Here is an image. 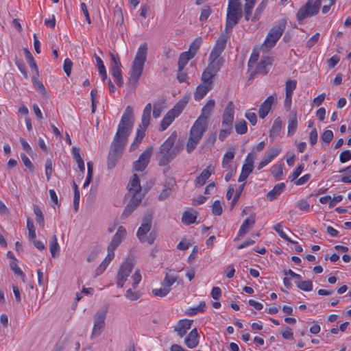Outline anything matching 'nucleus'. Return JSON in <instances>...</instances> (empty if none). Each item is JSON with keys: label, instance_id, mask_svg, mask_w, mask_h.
I'll list each match as a JSON object with an SVG mask.
<instances>
[{"label": "nucleus", "instance_id": "nucleus-1", "mask_svg": "<svg viewBox=\"0 0 351 351\" xmlns=\"http://www.w3.org/2000/svg\"><path fill=\"white\" fill-rule=\"evenodd\" d=\"M134 121L133 108L128 106L123 112L117 131L110 145L107 160V166L109 169L114 168L122 156L128 138L132 130Z\"/></svg>", "mask_w": 351, "mask_h": 351}, {"label": "nucleus", "instance_id": "nucleus-2", "mask_svg": "<svg viewBox=\"0 0 351 351\" xmlns=\"http://www.w3.org/2000/svg\"><path fill=\"white\" fill-rule=\"evenodd\" d=\"M178 134L173 132L167 139L160 145L158 165L165 166L172 161L182 150V145L176 143Z\"/></svg>", "mask_w": 351, "mask_h": 351}, {"label": "nucleus", "instance_id": "nucleus-3", "mask_svg": "<svg viewBox=\"0 0 351 351\" xmlns=\"http://www.w3.org/2000/svg\"><path fill=\"white\" fill-rule=\"evenodd\" d=\"M147 45L143 43L140 45L132 62L131 69L129 71V85L135 87L143 73L145 62L147 60Z\"/></svg>", "mask_w": 351, "mask_h": 351}, {"label": "nucleus", "instance_id": "nucleus-4", "mask_svg": "<svg viewBox=\"0 0 351 351\" xmlns=\"http://www.w3.org/2000/svg\"><path fill=\"white\" fill-rule=\"evenodd\" d=\"M208 121H204L200 119L197 120L193 123L191 128L189 137L186 143V151L188 153H191L202 139L204 134L208 129Z\"/></svg>", "mask_w": 351, "mask_h": 351}, {"label": "nucleus", "instance_id": "nucleus-5", "mask_svg": "<svg viewBox=\"0 0 351 351\" xmlns=\"http://www.w3.org/2000/svg\"><path fill=\"white\" fill-rule=\"evenodd\" d=\"M285 27L286 22L284 21H281L274 25L268 33L264 43L261 45V49L267 51L272 48L282 35Z\"/></svg>", "mask_w": 351, "mask_h": 351}, {"label": "nucleus", "instance_id": "nucleus-6", "mask_svg": "<svg viewBox=\"0 0 351 351\" xmlns=\"http://www.w3.org/2000/svg\"><path fill=\"white\" fill-rule=\"evenodd\" d=\"M321 1V0H315L313 5L312 1L308 0L305 5L298 10L296 14L297 20L301 22L308 16L316 15L319 12Z\"/></svg>", "mask_w": 351, "mask_h": 351}, {"label": "nucleus", "instance_id": "nucleus-7", "mask_svg": "<svg viewBox=\"0 0 351 351\" xmlns=\"http://www.w3.org/2000/svg\"><path fill=\"white\" fill-rule=\"evenodd\" d=\"M242 17L241 8H228L226 14V23L225 32L230 34L234 27Z\"/></svg>", "mask_w": 351, "mask_h": 351}, {"label": "nucleus", "instance_id": "nucleus-8", "mask_svg": "<svg viewBox=\"0 0 351 351\" xmlns=\"http://www.w3.org/2000/svg\"><path fill=\"white\" fill-rule=\"evenodd\" d=\"M134 267V264L131 261H127L121 264L117 276V285L123 287L128 277L131 274Z\"/></svg>", "mask_w": 351, "mask_h": 351}, {"label": "nucleus", "instance_id": "nucleus-9", "mask_svg": "<svg viewBox=\"0 0 351 351\" xmlns=\"http://www.w3.org/2000/svg\"><path fill=\"white\" fill-rule=\"evenodd\" d=\"M126 236V230L123 226H119L117 228V231L115 234L113 236L110 244L108 246V254L109 255V258L114 257V251L119 246V245L121 243L123 239Z\"/></svg>", "mask_w": 351, "mask_h": 351}, {"label": "nucleus", "instance_id": "nucleus-10", "mask_svg": "<svg viewBox=\"0 0 351 351\" xmlns=\"http://www.w3.org/2000/svg\"><path fill=\"white\" fill-rule=\"evenodd\" d=\"M152 147H148L139 156L138 159L133 163L135 171H142L148 165L152 154Z\"/></svg>", "mask_w": 351, "mask_h": 351}, {"label": "nucleus", "instance_id": "nucleus-11", "mask_svg": "<svg viewBox=\"0 0 351 351\" xmlns=\"http://www.w3.org/2000/svg\"><path fill=\"white\" fill-rule=\"evenodd\" d=\"M152 223V214L146 215L142 220V223L141 227L138 228L137 231V237L140 240L141 243H145L147 241L146 234L149 232Z\"/></svg>", "mask_w": 351, "mask_h": 351}, {"label": "nucleus", "instance_id": "nucleus-12", "mask_svg": "<svg viewBox=\"0 0 351 351\" xmlns=\"http://www.w3.org/2000/svg\"><path fill=\"white\" fill-rule=\"evenodd\" d=\"M272 59L270 57H264L258 63L254 66L251 71V78L256 74L260 73L263 75L267 73V66L272 64Z\"/></svg>", "mask_w": 351, "mask_h": 351}, {"label": "nucleus", "instance_id": "nucleus-13", "mask_svg": "<svg viewBox=\"0 0 351 351\" xmlns=\"http://www.w3.org/2000/svg\"><path fill=\"white\" fill-rule=\"evenodd\" d=\"M220 66L215 65L213 63H208V67L204 70L202 75V83L209 84L212 86L213 81L212 78L220 69Z\"/></svg>", "mask_w": 351, "mask_h": 351}, {"label": "nucleus", "instance_id": "nucleus-14", "mask_svg": "<svg viewBox=\"0 0 351 351\" xmlns=\"http://www.w3.org/2000/svg\"><path fill=\"white\" fill-rule=\"evenodd\" d=\"M282 151L281 148L273 147L267 150L265 153L263 159L261 161V162L258 165V169L260 170L263 169L265 166L269 164L275 157H276Z\"/></svg>", "mask_w": 351, "mask_h": 351}, {"label": "nucleus", "instance_id": "nucleus-15", "mask_svg": "<svg viewBox=\"0 0 351 351\" xmlns=\"http://www.w3.org/2000/svg\"><path fill=\"white\" fill-rule=\"evenodd\" d=\"M234 115V106L232 101H229L226 106L223 115L221 124L233 125Z\"/></svg>", "mask_w": 351, "mask_h": 351}, {"label": "nucleus", "instance_id": "nucleus-16", "mask_svg": "<svg viewBox=\"0 0 351 351\" xmlns=\"http://www.w3.org/2000/svg\"><path fill=\"white\" fill-rule=\"evenodd\" d=\"M128 193L132 197H134L136 195H140L142 197H143V195L141 193L140 180L136 174L133 175L132 178L128 184Z\"/></svg>", "mask_w": 351, "mask_h": 351}, {"label": "nucleus", "instance_id": "nucleus-17", "mask_svg": "<svg viewBox=\"0 0 351 351\" xmlns=\"http://www.w3.org/2000/svg\"><path fill=\"white\" fill-rule=\"evenodd\" d=\"M276 100L275 95L269 96L265 101L261 105L258 110V114L260 118L264 119L270 111L271 106L274 101Z\"/></svg>", "mask_w": 351, "mask_h": 351}, {"label": "nucleus", "instance_id": "nucleus-18", "mask_svg": "<svg viewBox=\"0 0 351 351\" xmlns=\"http://www.w3.org/2000/svg\"><path fill=\"white\" fill-rule=\"evenodd\" d=\"M142 199L143 197L140 195H136L134 197L132 196L130 203L125 208L122 217L124 218L128 217L130 214L139 206Z\"/></svg>", "mask_w": 351, "mask_h": 351}, {"label": "nucleus", "instance_id": "nucleus-19", "mask_svg": "<svg viewBox=\"0 0 351 351\" xmlns=\"http://www.w3.org/2000/svg\"><path fill=\"white\" fill-rule=\"evenodd\" d=\"M152 108V106L150 103L145 106L141 117V123L139 125L138 129H142V130L146 131L150 123Z\"/></svg>", "mask_w": 351, "mask_h": 351}, {"label": "nucleus", "instance_id": "nucleus-20", "mask_svg": "<svg viewBox=\"0 0 351 351\" xmlns=\"http://www.w3.org/2000/svg\"><path fill=\"white\" fill-rule=\"evenodd\" d=\"M215 106L214 99H209L206 105L202 108L201 114L197 119H200L204 121H208V118L213 110Z\"/></svg>", "mask_w": 351, "mask_h": 351}, {"label": "nucleus", "instance_id": "nucleus-21", "mask_svg": "<svg viewBox=\"0 0 351 351\" xmlns=\"http://www.w3.org/2000/svg\"><path fill=\"white\" fill-rule=\"evenodd\" d=\"M199 336L197 330H191L184 339V343L189 348H194L199 343Z\"/></svg>", "mask_w": 351, "mask_h": 351}, {"label": "nucleus", "instance_id": "nucleus-22", "mask_svg": "<svg viewBox=\"0 0 351 351\" xmlns=\"http://www.w3.org/2000/svg\"><path fill=\"white\" fill-rule=\"evenodd\" d=\"M213 168L212 166H208L206 169H204L202 173L197 176L195 180L196 186H203L206 180L211 176Z\"/></svg>", "mask_w": 351, "mask_h": 351}, {"label": "nucleus", "instance_id": "nucleus-23", "mask_svg": "<svg viewBox=\"0 0 351 351\" xmlns=\"http://www.w3.org/2000/svg\"><path fill=\"white\" fill-rule=\"evenodd\" d=\"M178 115L175 114V112L170 110L163 117L162 120L160 122V130L164 131L166 130L168 126L173 122L174 119L178 117Z\"/></svg>", "mask_w": 351, "mask_h": 351}, {"label": "nucleus", "instance_id": "nucleus-24", "mask_svg": "<svg viewBox=\"0 0 351 351\" xmlns=\"http://www.w3.org/2000/svg\"><path fill=\"white\" fill-rule=\"evenodd\" d=\"M288 135L294 134L298 127L297 112L291 111L288 117Z\"/></svg>", "mask_w": 351, "mask_h": 351}, {"label": "nucleus", "instance_id": "nucleus-25", "mask_svg": "<svg viewBox=\"0 0 351 351\" xmlns=\"http://www.w3.org/2000/svg\"><path fill=\"white\" fill-rule=\"evenodd\" d=\"M212 86L209 84H205L202 83L200 85H199L196 90L194 93V97L195 100H200L202 99L209 91V90L211 89Z\"/></svg>", "mask_w": 351, "mask_h": 351}, {"label": "nucleus", "instance_id": "nucleus-26", "mask_svg": "<svg viewBox=\"0 0 351 351\" xmlns=\"http://www.w3.org/2000/svg\"><path fill=\"white\" fill-rule=\"evenodd\" d=\"M285 188L284 183H279L274 186V189L269 191L267 194V198L269 201H272L277 198Z\"/></svg>", "mask_w": 351, "mask_h": 351}, {"label": "nucleus", "instance_id": "nucleus-27", "mask_svg": "<svg viewBox=\"0 0 351 351\" xmlns=\"http://www.w3.org/2000/svg\"><path fill=\"white\" fill-rule=\"evenodd\" d=\"M106 315V312L105 311H101L97 313L95 316L93 329H101L104 327Z\"/></svg>", "mask_w": 351, "mask_h": 351}, {"label": "nucleus", "instance_id": "nucleus-28", "mask_svg": "<svg viewBox=\"0 0 351 351\" xmlns=\"http://www.w3.org/2000/svg\"><path fill=\"white\" fill-rule=\"evenodd\" d=\"M221 53L222 51L213 47L209 56L208 63H213L216 66L217 65L218 66L221 67L223 62L221 60L219 59Z\"/></svg>", "mask_w": 351, "mask_h": 351}, {"label": "nucleus", "instance_id": "nucleus-29", "mask_svg": "<svg viewBox=\"0 0 351 351\" xmlns=\"http://www.w3.org/2000/svg\"><path fill=\"white\" fill-rule=\"evenodd\" d=\"M245 4H244V14H245V19L246 21H249L250 19L252 10L254 8V5L256 3L257 0H244Z\"/></svg>", "mask_w": 351, "mask_h": 351}, {"label": "nucleus", "instance_id": "nucleus-30", "mask_svg": "<svg viewBox=\"0 0 351 351\" xmlns=\"http://www.w3.org/2000/svg\"><path fill=\"white\" fill-rule=\"evenodd\" d=\"M255 223L254 217L246 219L242 223L239 231V236L241 237L249 231Z\"/></svg>", "mask_w": 351, "mask_h": 351}, {"label": "nucleus", "instance_id": "nucleus-31", "mask_svg": "<svg viewBox=\"0 0 351 351\" xmlns=\"http://www.w3.org/2000/svg\"><path fill=\"white\" fill-rule=\"evenodd\" d=\"M197 217V213H191L189 211H185L182 217V222L185 225H190L195 222Z\"/></svg>", "mask_w": 351, "mask_h": 351}, {"label": "nucleus", "instance_id": "nucleus-32", "mask_svg": "<svg viewBox=\"0 0 351 351\" xmlns=\"http://www.w3.org/2000/svg\"><path fill=\"white\" fill-rule=\"evenodd\" d=\"M193 56L190 55L188 52H183L180 54L178 62L179 71H182L188 62L192 59Z\"/></svg>", "mask_w": 351, "mask_h": 351}, {"label": "nucleus", "instance_id": "nucleus-33", "mask_svg": "<svg viewBox=\"0 0 351 351\" xmlns=\"http://www.w3.org/2000/svg\"><path fill=\"white\" fill-rule=\"evenodd\" d=\"M234 157V152L233 150L228 151L223 156L222 160V167L223 169H230L232 167L230 163Z\"/></svg>", "mask_w": 351, "mask_h": 351}, {"label": "nucleus", "instance_id": "nucleus-34", "mask_svg": "<svg viewBox=\"0 0 351 351\" xmlns=\"http://www.w3.org/2000/svg\"><path fill=\"white\" fill-rule=\"evenodd\" d=\"M49 250L53 258H56L59 254L60 246L56 235H53L51 237V243L49 245Z\"/></svg>", "mask_w": 351, "mask_h": 351}, {"label": "nucleus", "instance_id": "nucleus-35", "mask_svg": "<svg viewBox=\"0 0 351 351\" xmlns=\"http://www.w3.org/2000/svg\"><path fill=\"white\" fill-rule=\"evenodd\" d=\"M145 132L142 129H137L136 138L130 147V151L133 152L137 149L145 136Z\"/></svg>", "mask_w": 351, "mask_h": 351}, {"label": "nucleus", "instance_id": "nucleus-36", "mask_svg": "<svg viewBox=\"0 0 351 351\" xmlns=\"http://www.w3.org/2000/svg\"><path fill=\"white\" fill-rule=\"evenodd\" d=\"M73 152L74 158L77 163L80 171L82 172V173H84L85 171V165L82 158L80 156V149L77 147H73Z\"/></svg>", "mask_w": 351, "mask_h": 351}, {"label": "nucleus", "instance_id": "nucleus-37", "mask_svg": "<svg viewBox=\"0 0 351 351\" xmlns=\"http://www.w3.org/2000/svg\"><path fill=\"white\" fill-rule=\"evenodd\" d=\"M114 257L109 258V255L107 254L106 257L104 260V261L97 267L95 270V274L94 275V278L97 277L101 275L106 269L108 265L110 262L113 259Z\"/></svg>", "mask_w": 351, "mask_h": 351}, {"label": "nucleus", "instance_id": "nucleus-38", "mask_svg": "<svg viewBox=\"0 0 351 351\" xmlns=\"http://www.w3.org/2000/svg\"><path fill=\"white\" fill-rule=\"evenodd\" d=\"M228 38H229V34L226 33L224 34H221L219 36V38L217 39L214 47L223 52V51L224 50V49L226 47V43H227Z\"/></svg>", "mask_w": 351, "mask_h": 351}, {"label": "nucleus", "instance_id": "nucleus-39", "mask_svg": "<svg viewBox=\"0 0 351 351\" xmlns=\"http://www.w3.org/2000/svg\"><path fill=\"white\" fill-rule=\"evenodd\" d=\"M282 128V121L280 117L276 118L273 123L272 128L270 130V138L276 136L279 134L280 131Z\"/></svg>", "mask_w": 351, "mask_h": 351}, {"label": "nucleus", "instance_id": "nucleus-40", "mask_svg": "<svg viewBox=\"0 0 351 351\" xmlns=\"http://www.w3.org/2000/svg\"><path fill=\"white\" fill-rule=\"evenodd\" d=\"M121 66L111 67V73L119 86H122L123 80L121 73Z\"/></svg>", "mask_w": 351, "mask_h": 351}, {"label": "nucleus", "instance_id": "nucleus-41", "mask_svg": "<svg viewBox=\"0 0 351 351\" xmlns=\"http://www.w3.org/2000/svg\"><path fill=\"white\" fill-rule=\"evenodd\" d=\"M171 270H167L165 272V278L163 281V285L167 288L170 287L177 280L178 276L171 274Z\"/></svg>", "mask_w": 351, "mask_h": 351}, {"label": "nucleus", "instance_id": "nucleus-42", "mask_svg": "<svg viewBox=\"0 0 351 351\" xmlns=\"http://www.w3.org/2000/svg\"><path fill=\"white\" fill-rule=\"evenodd\" d=\"M24 53H25V57L29 62L30 68L32 70L35 71L36 73L38 75V69L36 63L32 53L29 52V51L27 49H24Z\"/></svg>", "mask_w": 351, "mask_h": 351}, {"label": "nucleus", "instance_id": "nucleus-43", "mask_svg": "<svg viewBox=\"0 0 351 351\" xmlns=\"http://www.w3.org/2000/svg\"><path fill=\"white\" fill-rule=\"evenodd\" d=\"M95 56L97 66L98 67L99 73L100 75L101 76L102 80H105L107 78V73H106V70L105 66L104 64V62L99 56H97V55H95Z\"/></svg>", "mask_w": 351, "mask_h": 351}, {"label": "nucleus", "instance_id": "nucleus-44", "mask_svg": "<svg viewBox=\"0 0 351 351\" xmlns=\"http://www.w3.org/2000/svg\"><path fill=\"white\" fill-rule=\"evenodd\" d=\"M295 284L300 289L304 291H310L313 289V283L311 280H297Z\"/></svg>", "mask_w": 351, "mask_h": 351}, {"label": "nucleus", "instance_id": "nucleus-45", "mask_svg": "<svg viewBox=\"0 0 351 351\" xmlns=\"http://www.w3.org/2000/svg\"><path fill=\"white\" fill-rule=\"evenodd\" d=\"M235 131L238 134H245L247 131V123L244 120L238 121L235 123Z\"/></svg>", "mask_w": 351, "mask_h": 351}, {"label": "nucleus", "instance_id": "nucleus-46", "mask_svg": "<svg viewBox=\"0 0 351 351\" xmlns=\"http://www.w3.org/2000/svg\"><path fill=\"white\" fill-rule=\"evenodd\" d=\"M202 44V39L201 38H196L190 45L189 50L187 51L190 53V55L193 56V57L195 56L197 51L200 47V45Z\"/></svg>", "mask_w": 351, "mask_h": 351}, {"label": "nucleus", "instance_id": "nucleus-47", "mask_svg": "<svg viewBox=\"0 0 351 351\" xmlns=\"http://www.w3.org/2000/svg\"><path fill=\"white\" fill-rule=\"evenodd\" d=\"M114 20L116 21L117 25H122L123 23V16L122 10L119 6H115L114 10Z\"/></svg>", "mask_w": 351, "mask_h": 351}, {"label": "nucleus", "instance_id": "nucleus-48", "mask_svg": "<svg viewBox=\"0 0 351 351\" xmlns=\"http://www.w3.org/2000/svg\"><path fill=\"white\" fill-rule=\"evenodd\" d=\"M274 229L276 232H278L279 236L286 240L287 241L293 243V244H297L298 242L294 241L291 240L282 230V225L280 223H277L276 226H274Z\"/></svg>", "mask_w": 351, "mask_h": 351}, {"label": "nucleus", "instance_id": "nucleus-49", "mask_svg": "<svg viewBox=\"0 0 351 351\" xmlns=\"http://www.w3.org/2000/svg\"><path fill=\"white\" fill-rule=\"evenodd\" d=\"M32 78L35 88L37 89L43 95L45 96L47 95V91L42 82L38 80L36 76H32Z\"/></svg>", "mask_w": 351, "mask_h": 351}, {"label": "nucleus", "instance_id": "nucleus-50", "mask_svg": "<svg viewBox=\"0 0 351 351\" xmlns=\"http://www.w3.org/2000/svg\"><path fill=\"white\" fill-rule=\"evenodd\" d=\"M188 99H186L179 101L173 107V108L171 109V110H173L175 112V114L179 115L185 108Z\"/></svg>", "mask_w": 351, "mask_h": 351}, {"label": "nucleus", "instance_id": "nucleus-51", "mask_svg": "<svg viewBox=\"0 0 351 351\" xmlns=\"http://www.w3.org/2000/svg\"><path fill=\"white\" fill-rule=\"evenodd\" d=\"M297 82L295 80H288L285 84L286 94L293 95V90L295 89Z\"/></svg>", "mask_w": 351, "mask_h": 351}, {"label": "nucleus", "instance_id": "nucleus-52", "mask_svg": "<svg viewBox=\"0 0 351 351\" xmlns=\"http://www.w3.org/2000/svg\"><path fill=\"white\" fill-rule=\"evenodd\" d=\"M34 213L36 215V221L41 226H44V216L43 215V213L40 210V208H39V206L38 205H34Z\"/></svg>", "mask_w": 351, "mask_h": 351}, {"label": "nucleus", "instance_id": "nucleus-53", "mask_svg": "<svg viewBox=\"0 0 351 351\" xmlns=\"http://www.w3.org/2000/svg\"><path fill=\"white\" fill-rule=\"evenodd\" d=\"M87 166H88V174H87L86 180L83 186L84 188H86L87 186L89 185V184L90 183V182L92 180V178H93V162H88L87 163Z\"/></svg>", "mask_w": 351, "mask_h": 351}, {"label": "nucleus", "instance_id": "nucleus-54", "mask_svg": "<svg viewBox=\"0 0 351 351\" xmlns=\"http://www.w3.org/2000/svg\"><path fill=\"white\" fill-rule=\"evenodd\" d=\"M212 212L215 215H221L223 212L222 206L219 200H216L214 202L212 206Z\"/></svg>", "mask_w": 351, "mask_h": 351}, {"label": "nucleus", "instance_id": "nucleus-55", "mask_svg": "<svg viewBox=\"0 0 351 351\" xmlns=\"http://www.w3.org/2000/svg\"><path fill=\"white\" fill-rule=\"evenodd\" d=\"M170 290V288L164 287L163 288L153 289L152 293L155 296L164 297L169 293Z\"/></svg>", "mask_w": 351, "mask_h": 351}, {"label": "nucleus", "instance_id": "nucleus-56", "mask_svg": "<svg viewBox=\"0 0 351 351\" xmlns=\"http://www.w3.org/2000/svg\"><path fill=\"white\" fill-rule=\"evenodd\" d=\"M258 53L256 52H253L250 56V58L248 61V68L250 71L254 69V66L258 63Z\"/></svg>", "mask_w": 351, "mask_h": 351}, {"label": "nucleus", "instance_id": "nucleus-57", "mask_svg": "<svg viewBox=\"0 0 351 351\" xmlns=\"http://www.w3.org/2000/svg\"><path fill=\"white\" fill-rule=\"evenodd\" d=\"M332 138L333 132L329 130H325L321 136L322 141L326 144H329Z\"/></svg>", "mask_w": 351, "mask_h": 351}, {"label": "nucleus", "instance_id": "nucleus-58", "mask_svg": "<svg viewBox=\"0 0 351 351\" xmlns=\"http://www.w3.org/2000/svg\"><path fill=\"white\" fill-rule=\"evenodd\" d=\"M10 266L11 269L14 273V274L21 276L23 278V280H24L23 278L25 277V274L23 272V271L20 269V267L18 266L16 261H11L10 263Z\"/></svg>", "mask_w": 351, "mask_h": 351}, {"label": "nucleus", "instance_id": "nucleus-59", "mask_svg": "<svg viewBox=\"0 0 351 351\" xmlns=\"http://www.w3.org/2000/svg\"><path fill=\"white\" fill-rule=\"evenodd\" d=\"M193 320L182 319L180 320L178 326L175 329H190Z\"/></svg>", "mask_w": 351, "mask_h": 351}, {"label": "nucleus", "instance_id": "nucleus-60", "mask_svg": "<svg viewBox=\"0 0 351 351\" xmlns=\"http://www.w3.org/2000/svg\"><path fill=\"white\" fill-rule=\"evenodd\" d=\"M164 108L161 104H154L153 106V117L155 119L158 118L162 112L163 111Z\"/></svg>", "mask_w": 351, "mask_h": 351}, {"label": "nucleus", "instance_id": "nucleus-61", "mask_svg": "<svg viewBox=\"0 0 351 351\" xmlns=\"http://www.w3.org/2000/svg\"><path fill=\"white\" fill-rule=\"evenodd\" d=\"M110 56L111 58L110 67L121 66V63L120 62L119 56L117 53L114 54V53L110 52Z\"/></svg>", "mask_w": 351, "mask_h": 351}, {"label": "nucleus", "instance_id": "nucleus-62", "mask_svg": "<svg viewBox=\"0 0 351 351\" xmlns=\"http://www.w3.org/2000/svg\"><path fill=\"white\" fill-rule=\"evenodd\" d=\"M297 207L302 211H308L310 205L306 199H300L297 202Z\"/></svg>", "mask_w": 351, "mask_h": 351}, {"label": "nucleus", "instance_id": "nucleus-63", "mask_svg": "<svg viewBox=\"0 0 351 351\" xmlns=\"http://www.w3.org/2000/svg\"><path fill=\"white\" fill-rule=\"evenodd\" d=\"M16 65L17 66L19 71L23 73L25 78H27V71L24 62L21 60L16 59L15 61Z\"/></svg>", "mask_w": 351, "mask_h": 351}, {"label": "nucleus", "instance_id": "nucleus-64", "mask_svg": "<svg viewBox=\"0 0 351 351\" xmlns=\"http://www.w3.org/2000/svg\"><path fill=\"white\" fill-rule=\"evenodd\" d=\"M351 159V152L346 150L342 152L339 155V160L341 163H345Z\"/></svg>", "mask_w": 351, "mask_h": 351}]
</instances>
